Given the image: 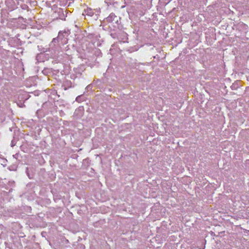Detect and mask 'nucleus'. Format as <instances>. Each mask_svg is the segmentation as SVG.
<instances>
[{
    "label": "nucleus",
    "mask_w": 249,
    "mask_h": 249,
    "mask_svg": "<svg viewBox=\"0 0 249 249\" xmlns=\"http://www.w3.org/2000/svg\"><path fill=\"white\" fill-rule=\"evenodd\" d=\"M111 18V16H110V17H108V18H108V20H109V18Z\"/></svg>",
    "instance_id": "obj_1"
}]
</instances>
